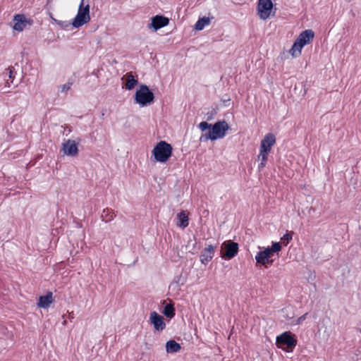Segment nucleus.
Instances as JSON below:
<instances>
[{"instance_id":"nucleus-1","label":"nucleus","mask_w":361,"mask_h":361,"mask_svg":"<svg viewBox=\"0 0 361 361\" xmlns=\"http://www.w3.org/2000/svg\"><path fill=\"white\" fill-rule=\"evenodd\" d=\"M229 129V126L226 121H220L212 126L208 133L202 135L200 138V142H206L209 140H216L225 137L226 132Z\"/></svg>"},{"instance_id":"nucleus-2","label":"nucleus","mask_w":361,"mask_h":361,"mask_svg":"<svg viewBox=\"0 0 361 361\" xmlns=\"http://www.w3.org/2000/svg\"><path fill=\"white\" fill-rule=\"evenodd\" d=\"M172 154V147L165 141H160L152 150L154 161L165 163Z\"/></svg>"},{"instance_id":"nucleus-3","label":"nucleus","mask_w":361,"mask_h":361,"mask_svg":"<svg viewBox=\"0 0 361 361\" xmlns=\"http://www.w3.org/2000/svg\"><path fill=\"white\" fill-rule=\"evenodd\" d=\"M134 99L135 102L140 106H146L154 102V96L146 85H142L137 90Z\"/></svg>"},{"instance_id":"nucleus-4","label":"nucleus","mask_w":361,"mask_h":361,"mask_svg":"<svg viewBox=\"0 0 361 361\" xmlns=\"http://www.w3.org/2000/svg\"><path fill=\"white\" fill-rule=\"evenodd\" d=\"M90 20V5H84V0H81L79 5L78 13L74 18L72 25L75 28H78L87 23Z\"/></svg>"},{"instance_id":"nucleus-5","label":"nucleus","mask_w":361,"mask_h":361,"mask_svg":"<svg viewBox=\"0 0 361 361\" xmlns=\"http://www.w3.org/2000/svg\"><path fill=\"white\" fill-rule=\"evenodd\" d=\"M281 246L279 243H273L271 247H267L264 250L259 252L255 257L257 263L266 266L267 264H272L273 260L271 259L274 252H279Z\"/></svg>"},{"instance_id":"nucleus-6","label":"nucleus","mask_w":361,"mask_h":361,"mask_svg":"<svg viewBox=\"0 0 361 361\" xmlns=\"http://www.w3.org/2000/svg\"><path fill=\"white\" fill-rule=\"evenodd\" d=\"M238 252V244L231 240L225 241L221 246V254L223 258H233Z\"/></svg>"},{"instance_id":"nucleus-7","label":"nucleus","mask_w":361,"mask_h":361,"mask_svg":"<svg viewBox=\"0 0 361 361\" xmlns=\"http://www.w3.org/2000/svg\"><path fill=\"white\" fill-rule=\"evenodd\" d=\"M276 343L280 348H283V346H286L287 348L292 349L296 345L297 341L290 332L286 331L277 336Z\"/></svg>"},{"instance_id":"nucleus-8","label":"nucleus","mask_w":361,"mask_h":361,"mask_svg":"<svg viewBox=\"0 0 361 361\" xmlns=\"http://www.w3.org/2000/svg\"><path fill=\"white\" fill-rule=\"evenodd\" d=\"M273 8V3L271 0H259L257 5V13L259 18L266 20L269 18Z\"/></svg>"},{"instance_id":"nucleus-9","label":"nucleus","mask_w":361,"mask_h":361,"mask_svg":"<svg viewBox=\"0 0 361 361\" xmlns=\"http://www.w3.org/2000/svg\"><path fill=\"white\" fill-rule=\"evenodd\" d=\"M149 321L154 326L155 331H161L166 327L164 317L155 311L150 313Z\"/></svg>"},{"instance_id":"nucleus-10","label":"nucleus","mask_w":361,"mask_h":361,"mask_svg":"<svg viewBox=\"0 0 361 361\" xmlns=\"http://www.w3.org/2000/svg\"><path fill=\"white\" fill-rule=\"evenodd\" d=\"M276 143V138L274 134L268 133L261 141L260 150L264 152H270L271 147Z\"/></svg>"},{"instance_id":"nucleus-11","label":"nucleus","mask_w":361,"mask_h":361,"mask_svg":"<svg viewBox=\"0 0 361 361\" xmlns=\"http://www.w3.org/2000/svg\"><path fill=\"white\" fill-rule=\"evenodd\" d=\"M169 23L168 18L162 16H155L152 18V23L149 27H153L155 31L166 26Z\"/></svg>"},{"instance_id":"nucleus-12","label":"nucleus","mask_w":361,"mask_h":361,"mask_svg":"<svg viewBox=\"0 0 361 361\" xmlns=\"http://www.w3.org/2000/svg\"><path fill=\"white\" fill-rule=\"evenodd\" d=\"M27 24H29V20H27L24 15L17 14L14 16L13 28L15 30L21 32Z\"/></svg>"},{"instance_id":"nucleus-13","label":"nucleus","mask_w":361,"mask_h":361,"mask_svg":"<svg viewBox=\"0 0 361 361\" xmlns=\"http://www.w3.org/2000/svg\"><path fill=\"white\" fill-rule=\"evenodd\" d=\"M63 150L65 154L75 157L78 154V146L74 140H68L63 145Z\"/></svg>"},{"instance_id":"nucleus-14","label":"nucleus","mask_w":361,"mask_h":361,"mask_svg":"<svg viewBox=\"0 0 361 361\" xmlns=\"http://www.w3.org/2000/svg\"><path fill=\"white\" fill-rule=\"evenodd\" d=\"M215 252V247L213 245H209L205 247L201 255H200V261L202 264H207L214 257Z\"/></svg>"},{"instance_id":"nucleus-15","label":"nucleus","mask_w":361,"mask_h":361,"mask_svg":"<svg viewBox=\"0 0 361 361\" xmlns=\"http://www.w3.org/2000/svg\"><path fill=\"white\" fill-rule=\"evenodd\" d=\"M314 37V33L312 30H305L300 34L296 40L304 47L305 45L310 44Z\"/></svg>"},{"instance_id":"nucleus-16","label":"nucleus","mask_w":361,"mask_h":361,"mask_svg":"<svg viewBox=\"0 0 361 361\" xmlns=\"http://www.w3.org/2000/svg\"><path fill=\"white\" fill-rule=\"evenodd\" d=\"M121 80H125V87L128 90H133L138 83L137 80L135 78L132 73H127L122 77Z\"/></svg>"},{"instance_id":"nucleus-17","label":"nucleus","mask_w":361,"mask_h":361,"mask_svg":"<svg viewBox=\"0 0 361 361\" xmlns=\"http://www.w3.org/2000/svg\"><path fill=\"white\" fill-rule=\"evenodd\" d=\"M53 302L52 293L49 292L46 295L40 296L37 302V305L42 308H47Z\"/></svg>"},{"instance_id":"nucleus-18","label":"nucleus","mask_w":361,"mask_h":361,"mask_svg":"<svg viewBox=\"0 0 361 361\" xmlns=\"http://www.w3.org/2000/svg\"><path fill=\"white\" fill-rule=\"evenodd\" d=\"M188 215L186 212V211H182L180 213L177 214V226L178 227L185 228L188 226Z\"/></svg>"},{"instance_id":"nucleus-19","label":"nucleus","mask_w":361,"mask_h":361,"mask_svg":"<svg viewBox=\"0 0 361 361\" xmlns=\"http://www.w3.org/2000/svg\"><path fill=\"white\" fill-rule=\"evenodd\" d=\"M166 350L168 353H177L180 350V345L174 340H171L166 342Z\"/></svg>"},{"instance_id":"nucleus-20","label":"nucleus","mask_w":361,"mask_h":361,"mask_svg":"<svg viewBox=\"0 0 361 361\" xmlns=\"http://www.w3.org/2000/svg\"><path fill=\"white\" fill-rule=\"evenodd\" d=\"M302 47V44L295 40L292 46V48L290 49V54L293 57L296 58L300 55Z\"/></svg>"},{"instance_id":"nucleus-21","label":"nucleus","mask_w":361,"mask_h":361,"mask_svg":"<svg viewBox=\"0 0 361 361\" xmlns=\"http://www.w3.org/2000/svg\"><path fill=\"white\" fill-rule=\"evenodd\" d=\"M210 23V19L209 18H207V17H203V18H200L195 25V28L197 30H202L204 29V27L206 26V25H208Z\"/></svg>"},{"instance_id":"nucleus-22","label":"nucleus","mask_w":361,"mask_h":361,"mask_svg":"<svg viewBox=\"0 0 361 361\" xmlns=\"http://www.w3.org/2000/svg\"><path fill=\"white\" fill-rule=\"evenodd\" d=\"M164 314L169 318H172L175 315V309L171 304H167L163 310Z\"/></svg>"},{"instance_id":"nucleus-23","label":"nucleus","mask_w":361,"mask_h":361,"mask_svg":"<svg viewBox=\"0 0 361 361\" xmlns=\"http://www.w3.org/2000/svg\"><path fill=\"white\" fill-rule=\"evenodd\" d=\"M269 152H264V151L259 152V154L258 155V159L261 161L260 164H259V168H263L266 165V163L267 161L268 155Z\"/></svg>"},{"instance_id":"nucleus-24","label":"nucleus","mask_w":361,"mask_h":361,"mask_svg":"<svg viewBox=\"0 0 361 361\" xmlns=\"http://www.w3.org/2000/svg\"><path fill=\"white\" fill-rule=\"evenodd\" d=\"M73 81L72 80H68V81L59 87V91L61 93H66L71 87Z\"/></svg>"},{"instance_id":"nucleus-25","label":"nucleus","mask_w":361,"mask_h":361,"mask_svg":"<svg viewBox=\"0 0 361 361\" xmlns=\"http://www.w3.org/2000/svg\"><path fill=\"white\" fill-rule=\"evenodd\" d=\"M51 19L62 29H66L71 25L68 21L58 20L51 17Z\"/></svg>"},{"instance_id":"nucleus-26","label":"nucleus","mask_w":361,"mask_h":361,"mask_svg":"<svg viewBox=\"0 0 361 361\" xmlns=\"http://www.w3.org/2000/svg\"><path fill=\"white\" fill-rule=\"evenodd\" d=\"M212 128V125L209 124L206 121H202L201 122L200 124H199V128L202 130V131H204L206 130L207 129L209 128L211 129Z\"/></svg>"},{"instance_id":"nucleus-27","label":"nucleus","mask_w":361,"mask_h":361,"mask_svg":"<svg viewBox=\"0 0 361 361\" xmlns=\"http://www.w3.org/2000/svg\"><path fill=\"white\" fill-rule=\"evenodd\" d=\"M13 73H14L13 67H9L8 68H7L6 70L5 74L8 75L9 79L13 80V78H15ZM11 82H13V80H11Z\"/></svg>"},{"instance_id":"nucleus-28","label":"nucleus","mask_w":361,"mask_h":361,"mask_svg":"<svg viewBox=\"0 0 361 361\" xmlns=\"http://www.w3.org/2000/svg\"><path fill=\"white\" fill-rule=\"evenodd\" d=\"M293 237V233H288L285 234L282 238L281 240L283 241H286V244L288 243V242L292 240Z\"/></svg>"},{"instance_id":"nucleus-29","label":"nucleus","mask_w":361,"mask_h":361,"mask_svg":"<svg viewBox=\"0 0 361 361\" xmlns=\"http://www.w3.org/2000/svg\"><path fill=\"white\" fill-rule=\"evenodd\" d=\"M306 315H307V314H303L302 316L300 317L297 319V322H296V324H300L301 322H302L305 319V318H306Z\"/></svg>"},{"instance_id":"nucleus-30","label":"nucleus","mask_w":361,"mask_h":361,"mask_svg":"<svg viewBox=\"0 0 361 361\" xmlns=\"http://www.w3.org/2000/svg\"><path fill=\"white\" fill-rule=\"evenodd\" d=\"M360 333H361V329H360Z\"/></svg>"}]
</instances>
